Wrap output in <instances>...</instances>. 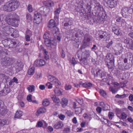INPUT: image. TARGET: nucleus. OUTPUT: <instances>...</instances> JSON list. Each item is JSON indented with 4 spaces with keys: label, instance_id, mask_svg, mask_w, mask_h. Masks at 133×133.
<instances>
[{
    "label": "nucleus",
    "instance_id": "f257e3e1",
    "mask_svg": "<svg viewBox=\"0 0 133 133\" xmlns=\"http://www.w3.org/2000/svg\"><path fill=\"white\" fill-rule=\"evenodd\" d=\"M19 4V3L17 1L11 0L5 3L1 9L6 11L11 12L16 10L18 7Z\"/></svg>",
    "mask_w": 133,
    "mask_h": 133
},
{
    "label": "nucleus",
    "instance_id": "f03ea898",
    "mask_svg": "<svg viewBox=\"0 0 133 133\" xmlns=\"http://www.w3.org/2000/svg\"><path fill=\"white\" fill-rule=\"evenodd\" d=\"M13 13H10L5 16V20L8 25L12 26H17L19 20L15 18Z\"/></svg>",
    "mask_w": 133,
    "mask_h": 133
},
{
    "label": "nucleus",
    "instance_id": "7ed1b4c3",
    "mask_svg": "<svg viewBox=\"0 0 133 133\" xmlns=\"http://www.w3.org/2000/svg\"><path fill=\"white\" fill-rule=\"evenodd\" d=\"M56 26L55 21L52 19L50 21L48 25V27L50 28H54L53 31V35L56 39L60 41L61 38L59 33L58 28L56 27Z\"/></svg>",
    "mask_w": 133,
    "mask_h": 133
},
{
    "label": "nucleus",
    "instance_id": "20e7f679",
    "mask_svg": "<svg viewBox=\"0 0 133 133\" xmlns=\"http://www.w3.org/2000/svg\"><path fill=\"white\" fill-rule=\"evenodd\" d=\"M102 69L99 68H92L91 72L95 77L102 78L105 75V72Z\"/></svg>",
    "mask_w": 133,
    "mask_h": 133
},
{
    "label": "nucleus",
    "instance_id": "39448f33",
    "mask_svg": "<svg viewBox=\"0 0 133 133\" xmlns=\"http://www.w3.org/2000/svg\"><path fill=\"white\" fill-rule=\"evenodd\" d=\"M14 62L12 58L6 57L1 59V64L3 67H6L11 65Z\"/></svg>",
    "mask_w": 133,
    "mask_h": 133
},
{
    "label": "nucleus",
    "instance_id": "423d86ee",
    "mask_svg": "<svg viewBox=\"0 0 133 133\" xmlns=\"http://www.w3.org/2000/svg\"><path fill=\"white\" fill-rule=\"evenodd\" d=\"M92 40V36L88 34H86L84 35L83 44L82 46L83 48H85L90 45V41Z\"/></svg>",
    "mask_w": 133,
    "mask_h": 133
},
{
    "label": "nucleus",
    "instance_id": "0eeeda50",
    "mask_svg": "<svg viewBox=\"0 0 133 133\" xmlns=\"http://www.w3.org/2000/svg\"><path fill=\"white\" fill-rule=\"evenodd\" d=\"M14 30V29L9 25L3 26L2 27V32L6 36L9 35Z\"/></svg>",
    "mask_w": 133,
    "mask_h": 133
},
{
    "label": "nucleus",
    "instance_id": "6e6552de",
    "mask_svg": "<svg viewBox=\"0 0 133 133\" xmlns=\"http://www.w3.org/2000/svg\"><path fill=\"white\" fill-rule=\"evenodd\" d=\"M44 43L46 46L50 47L51 48H55L57 45L56 43L54 42L53 38H51V39L45 40Z\"/></svg>",
    "mask_w": 133,
    "mask_h": 133
},
{
    "label": "nucleus",
    "instance_id": "1a4fd4ad",
    "mask_svg": "<svg viewBox=\"0 0 133 133\" xmlns=\"http://www.w3.org/2000/svg\"><path fill=\"white\" fill-rule=\"evenodd\" d=\"M3 102L0 100V113L3 115H5L7 112V110L3 107Z\"/></svg>",
    "mask_w": 133,
    "mask_h": 133
},
{
    "label": "nucleus",
    "instance_id": "9d476101",
    "mask_svg": "<svg viewBox=\"0 0 133 133\" xmlns=\"http://www.w3.org/2000/svg\"><path fill=\"white\" fill-rule=\"evenodd\" d=\"M117 2L118 0H109L107 2V4L109 7L112 8L117 5Z\"/></svg>",
    "mask_w": 133,
    "mask_h": 133
},
{
    "label": "nucleus",
    "instance_id": "9b49d317",
    "mask_svg": "<svg viewBox=\"0 0 133 133\" xmlns=\"http://www.w3.org/2000/svg\"><path fill=\"white\" fill-rule=\"evenodd\" d=\"M48 78L49 80L53 83L56 84H59L60 83L58 80L54 76L50 75L48 76Z\"/></svg>",
    "mask_w": 133,
    "mask_h": 133
},
{
    "label": "nucleus",
    "instance_id": "f8f14e48",
    "mask_svg": "<svg viewBox=\"0 0 133 133\" xmlns=\"http://www.w3.org/2000/svg\"><path fill=\"white\" fill-rule=\"evenodd\" d=\"M73 35H75V37H78L80 36H83L84 35L83 31L77 29L75 28L74 29Z\"/></svg>",
    "mask_w": 133,
    "mask_h": 133
},
{
    "label": "nucleus",
    "instance_id": "ddd939ff",
    "mask_svg": "<svg viewBox=\"0 0 133 133\" xmlns=\"http://www.w3.org/2000/svg\"><path fill=\"white\" fill-rule=\"evenodd\" d=\"M105 61H114V57L113 55L111 53H108L105 56Z\"/></svg>",
    "mask_w": 133,
    "mask_h": 133
},
{
    "label": "nucleus",
    "instance_id": "4468645a",
    "mask_svg": "<svg viewBox=\"0 0 133 133\" xmlns=\"http://www.w3.org/2000/svg\"><path fill=\"white\" fill-rule=\"evenodd\" d=\"M129 9V8L127 7L122 8L121 11V13L122 16L124 17H126L128 15L129 12L128 11Z\"/></svg>",
    "mask_w": 133,
    "mask_h": 133
},
{
    "label": "nucleus",
    "instance_id": "2eb2a0df",
    "mask_svg": "<svg viewBox=\"0 0 133 133\" xmlns=\"http://www.w3.org/2000/svg\"><path fill=\"white\" fill-rule=\"evenodd\" d=\"M16 72H18L21 71L23 68V65L21 62H19L16 64L15 66Z\"/></svg>",
    "mask_w": 133,
    "mask_h": 133
},
{
    "label": "nucleus",
    "instance_id": "dca6fc26",
    "mask_svg": "<svg viewBox=\"0 0 133 133\" xmlns=\"http://www.w3.org/2000/svg\"><path fill=\"white\" fill-rule=\"evenodd\" d=\"M63 126L62 122L59 121L54 124L53 127L54 129H57L61 128Z\"/></svg>",
    "mask_w": 133,
    "mask_h": 133
},
{
    "label": "nucleus",
    "instance_id": "f3484780",
    "mask_svg": "<svg viewBox=\"0 0 133 133\" xmlns=\"http://www.w3.org/2000/svg\"><path fill=\"white\" fill-rule=\"evenodd\" d=\"M116 47V51H118L119 54H121L122 52L123 48L121 43H117Z\"/></svg>",
    "mask_w": 133,
    "mask_h": 133
},
{
    "label": "nucleus",
    "instance_id": "a211bd4d",
    "mask_svg": "<svg viewBox=\"0 0 133 133\" xmlns=\"http://www.w3.org/2000/svg\"><path fill=\"white\" fill-rule=\"evenodd\" d=\"M112 30L114 33L117 35L121 34V30L118 26H116L113 27L112 28Z\"/></svg>",
    "mask_w": 133,
    "mask_h": 133
},
{
    "label": "nucleus",
    "instance_id": "6ab92c4d",
    "mask_svg": "<svg viewBox=\"0 0 133 133\" xmlns=\"http://www.w3.org/2000/svg\"><path fill=\"white\" fill-rule=\"evenodd\" d=\"M46 111V109L43 107H42L37 110L36 113V115L37 116H38L41 114L45 113Z\"/></svg>",
    "mask_w": 133,
    "mask_h": 133
},
{
    "label": "nucleus",
    "instance_id": "aec40b11",
    "mask_svg": "<svg viewBox=\"0 0 133 133\" xmlns=\"http://www.w3.org/2000/svg\"><path fill=\"white\" fill-rule=\"evenodd\" d=\"M54 91L56 96H59L62 95L63 91L61 89L56 87L54 90Z\"/></svg>",
    "mask_w": 133,
    "mask_h": 133
},
{
    "label": "nucleus",
    "instance_id": "412c9836",
    "mask_svg": "<svg viewBox=\"0 0 133 133\" xmlns=\"http://www.w3.org/2000/svg\"><path fill=\"white\" fill-rule=\"evenodd\" d=\"M106 64L109 69H112L114 67V61L105 62Z\"/></svg>",
    "mask_w": 133,
    "mask_h": 133
},
{
    "label": "nucleus",
    "instance_id": "4be33fe9",
    "mask_svg": "<svg viewBox=\"0 0 133 133\" xmlns=\"http://www.w3.org/2000/svg\"><path fill=\"white\" fill-rule=\"evenodd\" d=\"M68 101L65 98L63 97L62 99V101L61 102L62 107L63 108L65 107L68 104Z\"/></svg>",
    "mask_w": 133,
    "mask_h": 133
},
{
    "label": "nucleus",
    "instance_id": "5701e85b",
    "mask_svg": "<svg viewBox=\"0 0 133 133\" xmlns=\"http://www.w3.org/2000/svg\"><path fill=\"white\" fill-rule=\"evenodd\" d=\"M2 43L3 44L4 46L6 47H8L9 46V44L11 42V39H5L4 40L2 41Z\"/></svg>",
    "mask_w": 133,
    "mask_h": 133
},
{
    "label": "nucleus",
    "instance_id": "b1692460",
    "mask_svg": "<svg viewBox=\"0 0 133 133\" xmlns=\"http://www.w3.org/2000/svg\"><path fill=\"white\" fill-rule=\"evenodd\" d=\"M90 55V52L89 50H85L82 53V56L83 58H86L89 57Z\"/></svg>",
    "mask_w": 133,
    "mask_h": 133
},
{
    "label": "nucleus",
    "instance_id": "393cba45",
    "mask_svg": "<svg viewBox=\"0 0 133 133\" xmlns=\"http://www.w3.org/2000/svg\"><path fill=\"white\" fill-rule=\"evenodd\" d=\"M45 5L49 7H52L54 6V3L51 1H48L45 2Z\"/></svg>",
    "mask_w": 133,
    "mask_h": 133
},
{
    "label": "nucleus",
    "instance_id": "a878e982",
    "mask_svg": "<svg viewBox=\"0 0 133 133\" xmlns=\"http://www.w3.org/2000/svg\"><path fill=\"white\" fill-rule=\"evenodd\" d=\"M94 10L97 12H99L100 11H103L104 10L103 6L100 5L97 6H95Z\"/></svg>",
    "mask_w": 133,
    "mask_h": 133
},
{
    "label": "nucleus",
    "instance_id": "bb28decb",
    "mask_svg": "<svg viewBox=\"0 0 133 133\" xmlns=\"http://www.w3.org/2000/svg\"><path fill=\"white\" fill-rule=\"evenodd\" d=\"M5 16L2 15L0 16V26H3L4 24V19H5Z\"/></svg>",
    "mask_w": 133,
    "mask_h": 133
},
{
    "label": "nucleus",
    "instance_id": "cd10ccee",
    "mask_svg": "<svg viewBox=\"0 0 133 133\" xmlns=\"http://www.w3.org/2000/svg\"><path fill=\"white\" fill-rule=\"evenodd\" d=\"M51 98L53 101L55 103H59L60 101L59 98L56 97V96L55 95H52L51 96Z\"/></svg>",
    "mask_w": 133,
    "mask_h": 133
},
{
    "label": "nucleus",
    "instance_id": "c85d7f7f",
    "mask_svg": "<svg viewBox=\"0 0 133 133\" xmlns=\"http://www.w3.org/2000/svg\"><path fill=\"white\" fill-rule=\"evenodd\" d=\"M101 33L102 34L99 36V38L101 39L103 38H105L107 37L108 35V34L105 32L101 31Z\"/></svg>",
    "mask_w": 133,
    "mask_h": 133
},
{
    "label": "nucleus",
    "instance_id": "c756f323",
    "mask_svg": "<svg viewBox=\"0 0 133 133\" xmlns=\"http://www.w3.org/2000/svg\"><path fill=\"white\" fill-rule=\"evenodd\" d=\"M35 87L34 85H29L27 88L28 91L30 92H34L35 91Z\"/></svg>",
    "mask_w": 133,
    "mask_h": 133
},
{
    "label": "nucleus",
    "instance_id": "7c9ffc66",
    "mask_svg": "<svg viewBox=\"0 0 133 133\" xmlns=\"http://www.w3.org/2000/svg\"><path fill=\"white\" fill-rule=\"evenodd\" d=\"M9 44L8 47L9 48H15L16 46V42L14 41V40L11 39V42Z\"/></svg>",
    "mask_w": 133,
    "mask_h": 133
},
{
    "label": "nucleus",
    "instance_id": "2f4dec72",
    "mask_svg": "<svg viewBox=\"0 0 133 133\" xmlns=\"http://www.w3.org/2000/svg\"><path fill=\"white\" fill-rule=\"evenodd\" d=\"M49 101L47 98H45L43 100L42 102L43 105L44 106H47L50 104Z\"/></svg>",
    "mask_w": 133,
    "mask_h": 133
},
{
    "label": "nucleus",
    "instance_id": "473e14b6",
    "mask_svg": "<svg viewBox=\"0 0 133 133\" xmlns=\"http://www.w3.org/2000/svg\"><path fill=\"white\" fill-rule=\"evenodd\" d=\"M22 115V112L20 110L17 111L16 113L15 116V118H19L21 117Z\"/></svg>",
    "mask_w": 133,
    "mask_h": 133
},
{
    "label": "nucleus",
    "instance_id": "72a5a7b5",
    "mask_svg": "<svg viewBox=\"0 0 133 133\" xmlns=\"http://www.w3.org/2000/svg\"><path fill=\"white\" fill-rule=\"evenodd\" d=\"M43 38L45 39V40L51 39V38H52L51 37V36L50 34L48 33H46L43 35Z\"/></svg>",
    "mask_w": 133,
    "mask_h": 133
},
{
    "label": "nucleus",
    "instance_id": "f704fd0d",
    "mask_svg": "<svg viewBox=\"0 0 133 133\" xmlns=\"http://www.w3.org/2000/svg\"><path fill=\"white\" fill-rule=\"evenodd\" d=\"M26 19L27 21L29 22H31L32 20V17L31 15L29 13L27 14L26 15Z\"/></svg>",
    "mask_w": 133,
    "mask_h": 133
},
{
    "label": "nucleus",
    "instance_id": "c9c22d12",
    "mask_svg": "<svg viewBox=\"0 0 133 133\" xmlns=\"http://www.w3.org/2000/svg\"><path fill=\"white\" fill-rule=\"evenodd\" d=\"M42 18L41 14L38 11H36L34 14V18Z\"/></svg>",
    "mask_w": 133,
    "mask_h": 133
},
{
    "label": "nucleus",
    "instance_id": "e433bc0d",
    "mask_svg": "<svg viewBox=\"0 0 133 133\" xmlns=\"http://www.w3.org/2000/svg\"><path fill=\"white\" fill-rule=\"evenodd\" d=\"M99 106L101 107L104 110H107V105H108L105 104L103 102H101L99 104Z\"/></svg>",
    "mask_w": 133,
    "mask_h": 133
},
{
    "label": "nucleus",
    "instance_id": "4c0bfd02",
    "mask_svg": "<svg viewBox=\"0 0 133 133\" xmlns=\"http://www.w3.org/2000/svg\"><path fill=\"white\" fill-rule=\"evenodd\" d=\"M92 84L90 82H85L84 83L83 87L89 89L91 87Z\"/></svg>",
    "mask_w": 133,
    "mask_h": 133
},
{
    "label": "nucleus",
    "instance_id": "58836bf2",
    "mask_svg": "<svg viewBox=\"0 0 133 133\" xmlns=\"http://www.w3.org/2000/svg\"><path fill=\"white\" fill-rule=\"evenodd\" d=\"M72 24V21L70 20L69 19H68L64 23V25L65 26H70Z\"/></svg>",
    "mask_w": 133,
    "mask_h": 133
},
{
    "label": "nucleus",
    "instance_id": "ea45409f",
    "mask_svg": "<svg viewBox=\"0 0 133 133\" xmlns=\"http://www.w3.org/2000/svg\"><path fill=\"white\" fill-rule=\"evenodd\" d=\"M43 15L47 16L50 12V8L47 7H44Z\"/></svg>",
    "mask_w": 133,
    "mask_h": 133
},
{
    "label": "nucleus",
    "instance_id": "a19ab883",
    "mask_svg": "<svg viewBox=\"0 0 133 133\" xmlns=\"http://www.w3.org/2000/svg\"><path fill=\"white\" fill-rule=\"evenodd\" d=\"M35 72V68L34 67H32L29 68L28 71V74L30 75H32Z\"/></svg>",
    "mask_w": 133,
    "mask_h": 133
},
{
    "label": "nucleus",
    "instance_id": "79ce46f5",
    "mask_svg": "<svg viewBox=\"0 0 133 133\" xmlns=\"http://www.w3.org/2000/svg\"><path fill=\"white\" fill-rule=\"evenodd\" d=\"M13 34H11V35L14 37H17L19 36L18 32L17 30H15L14 29V30L13 31Z\"/></svg>",
    "mask_w": 133,
    "mask_h": 133
},
{
    "label": "nucleus",
    "instance_id": "37998d69",
    "mask_svg": "<svg viewBox=\"0 0 133 133\" xmlns=\"http://www.w3.org/2000/svg\"><path fill=\"white\" fill-rule=\"evenodd\" d=\"M7 121L5 119L0 120V126H3L4 125L7 124Z\"/></svg>",
    "mask_w": 133,
    "mask_h": 133
},
{
    "label": "nucleus",
    "instance_id": "c03bdc74",
    "mask_svg": "<svg viewBox=\"0 0 133 133\" xmlns=\"http://www.w3.org/2000/svg\"><path fill=\"white\" fill-rule=\"evenodd\" d=\"M43 52L45 56V58L46 60L49 58V56L48 55V52L45 49H44L43 50Z\"/></svg>",
    "mask_w": 133,
    "mask_h": 133
},
{
    "label": "nucleus",
    "instance_id": "a18cd8bd",
    "mask_svg": "<svg viewBox=\"0 0 133 133\" xmlns=\"http://www.w3.org/2000/svg\"><path fill=\"white\" fill-rule=\"evenodd\" d=\"M82 110L80 107H78L76 109L75 113L77 115H79L82 112Z\"/></svg>",
    "mask_w": 133,
    "mask_h": 133
},
{
    "label": "nucleus",
    "instance_id": "49530a36",
    "mask_svg": "<svg viewBox=\"0 0 133 133\" xmlns=\"http://www.w3.org/2000/svg\"><path fill=\"white\" fill-rule=\"evenodd\" d=\"M14 82H15L16 83H18V79L15 77H14L13 79L10 81L9 82L10 85L12 84Z\"/></svg>",
    "mask_w": 133,
    "mask_h": 133
},
{
    "label": "nucleus",
    "instance_id": "de8ad7c7",
    "mask_svg": "<svg viewBox=\"0 0 133 133\" xmlns=\"http://www.w3.org/2000/svg\"><path fill=\"white\" fill-rule=\"evenodd\" d=\"M42 18H34V22L35 23L38 24L41 21Z\"/></svg>",
    "mask_w": 133,
    "mask_h": 133
},
{
    "label": "nucleus",
    "instance_id": "09e8293b",
    "mask_svg": "<svg viewBox=\"0 0 133 133\" xmlns=\"http://www.w3.org/2000/svg\"><path fill=\"white\" fill-rule=\"evenodd\" d=\"M39 64L40 66H42L44 65L45 64V61L42 59H40L39 60Z\"/></svg>",
    "mask_w": 133,
    "mask_h": 133
},
{
    "label": "nucleus",
    "instance_id": "8fccbe9b",
    "mask_svg": "<svg viewBox=\"0 0 133 133\" xmlns=\"http://www.w3.org/2000/svg\"><path fill=\"white\" fill-rule=\"evenodd\" d=\"M86 9L88 10V13H90L91 12V10L92 8V7L91 6L90 4H87L86 5Z\"/></svg>",
    "mask_w": 133,
    "mask_h": 133
},
{
    "label": "nucleus",
    "instance_id": "3c124183",
    "mask_svg": "<svg viewBox=\"0 0 133 133\" xmlns=\"http://www.w3.org/2000/svg\"><path fill=\"white\" fill-rule=\"evenodd\" d=\"M114 115V113L111 112H109L108 116L110 120H112V119Z\"/></svg>",
    "mask_w": 133,
    "mask_h": 133
},
{
    "label": "nucleus",
    "instance_id": "603ef678",
    "mask_svg": "<svg viewBox=\"0 0 133 133\" xmlns=\"http://www.w3.org/2000/svg\"><path fill=\"white\" fill-rule=\"evenodd\" d=\"M61 9L60 7L54 11V15H59Z\"/></svg>",
    "mask_w": 133,
    "mask_h": 133
},
{
    "label": "nucleus",
    "instance_id": "864d4df0",
    "mask_svg": "<svg viewBox=\"0 0 133 133\" xmlns=\"http://www.w3.org/2000/svg\"><path fill=\"white\" fill-rule=\"evenodd\" d=\"M70 62L74 65V66L77 63V62L75 60V59L74 57H72V59L70 61Z\"/></svg>",
    "mask_w": 133,
    "mask_h": 133
},
{
    "label": "nucleus",
    "instance_id": "5fc2aeb1",
    "mask_svg": "<svg viewBox=\"0 0 133 133\" xmlns=\"http://www.w3.org/2000/svg\"><path fill=\"white\" fill-rule=\"evenodd\" d=\"M132 42V40L128 38L125 39L124 41V42L127 44H129L130 42Z\"/></svg>",
    "mask_w": 133,
    "mask_h": 133
},
{
    "label": "nucleus",
    "instance_id": "6e6d98bb",
    "mask_svg": "<svg viewBox=\"0 0 133 133\" xmlns=\"http://www.w3.org/2000/svg\"><path fill=\"white\" fill-rule=\"evenodd\" d=\"M124 65V67L125 69L127 70L129 69L131 67V65L128 63H127V64H125Z\"/></svg>",
    "mask_w": 133,
    "mask_h": 133
},
{
    "label": "nucleus",
    "instance_id": "4d7b16f0",
    "mask_svg": "<svg viewBox=\"0 0 133 133\" xmlns=\"http://www.w3.org/2000/svg\"><path fill=\"white\" fill-rule=\"evenodd\" d=\"M44 7L43 6L40 7L39 10V13L42 15L44 14Z\"/></svg>",
    "mask_w": 133,
    "mask_h": 133
},
{
    "label": "nucleus",
    "instance_id": "13d9d810",
    "mask_svg": "<svg viewBox=\"0 0 133 133\" xmlns=\"http://www.w3.org/2000/svg\"><path fill=\"white\" fill-rule=\"evenodd\" d=\"M127 47L129 49L133 50V41L130 44L127 45Z\"/></svg>",
    "mask_w": 133,
    "mask_h": 133
},
{
    "label": "nucleus",
    "instance_id": "bf43d9fd",
    "mask_svg": "<svg viewBox=\"0 0 133 133\" xmlns=\"http://www.w3.org/2000/svg\"><path fill=\"white\" fill-rule=\"evenodd\" d=\"M70 130V128L69 127L64 128L63 130V133H68Z\"/></svg>",
    "mask_w": 133,
    "mask_h": 133
},
{
    "label": "nucleus",
    "instance_id": "052dcab7",
    "mask_svg": "<svg viewBox=\"0 0 133 133\" xmlns=\"http://www.w3.org/2000/svg\"><path fill=\"white\" fill-rule=\"evenodd\" d=\"M121 117L122 119H125L127 117V115L124 112H122L121 114Z\"/></svg>",
    "mask_w": 133,
    "mask_h": 133
},
{
    "label": "nucleus",
    "instance_id": "680f3d73",
    "mask_svg": "<svg viewBox=\"0 0 133 133\" xmlns=\"http://www.w3.org/2000/svg\"><path fill=\"white\" fill-rule=\"evenodd\" d=\"M99 92L100 94L103 96H104L106 95V93L103 90H100Z\"/></svg>",
    "mask_w": 133,
    "mask_h": 133
},
{
    "label": "nucleus",
    "instance_id": "e2e57ef3",
    "mask_svg": "<svg viewBox=\"0 0 133 133\" xmlns=\"http://www.w3.org/2000/svg\"><path fill=\"white\" fill-rule=\"evenodd\" d=\"M28 10L30 12H31L33 11V9L31 5H29L28 6Z\"/></svg>",
    "mask_w": 133,
    "mask_h": 133
},
{
    "label": "nucleus",
    "instance_id": "0e129e2a",
    "mask_svg": "<svg viewBox=\"0 0 133 133\" xmlns=\"http://www.w3.org/2000/svg\"><path fill=\"white\" fill-rule=\"evenodd\" d=\"M101 120L103 124H107V123H108V119L103 118Z\"/></svg>",
    "mask_w": 133,
    "mask_h": 133
},
{
    "label": "nucleus",
    "instance_id": "69168bd1",
    "mask_svg": "<svg viewBox=\"0 0 133 133\" xmlns=\"http://www.w3.org/2000/svg\"><path fill=\"white\" fill-rule=\"evenodd\" d=\"M113 41H111L107 45L106 47L108 48H109L112 45Z\"/></svg>",
    "mask_w": 133,
    "mask_h": 133
},
{
    "label": "nucleus",
    "instance_id": "338daca9",
    "mask_svg": "<svg viewBox=\"0 0 133 133\" xmlns=\"http://www.w3.org/2000/svg\"><path fill=\"white\" fill-rule=\"evenodd\" d=\"M39 60H37L35 61L34 64V65L36 66H39Z\"/></svg>",
    "mask_w": 133,
    "mask_h": 133
},
{
    "label": "nucleus",
    "instance_id": "774afa93",
    "mask_svg": "<svg viewBox=\"0 0 133 133\" xmlns=\"http://www.w3.org/2000/svg\"><path fill=\"white\" fill-rule=\"evenodd\" d=\"M66 113L68 116L69 117H71L73 115V113L72 112H71L70 111H68L66 112Z\"/></svg>",
    "mask_w": 133,
    "mask_h": 133
}]
</instances>
